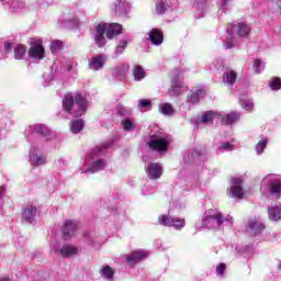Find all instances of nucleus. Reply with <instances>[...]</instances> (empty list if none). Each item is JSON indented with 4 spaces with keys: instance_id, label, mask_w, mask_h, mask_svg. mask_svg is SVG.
Instances as JSON below:
<instances>
[{
    "instance_id": "obj_1",
    "label": "nucleus",
    "mask_w": 281,
    "mask_h": 281,
    "mask_svg": "<svg viewBox=\"0 0 281 281\" xmlns=\"http://www.w3.org/2000/svg\"><path fill=\"white\" fill-rule=\"evenodd\" d=\"M89 101H87V94L82 92H67L63 99V111L69 113L72 117H80L87 113Z\"/></svg>"
},
{
    "instance_id": "obj_2",
    "label": "nucleus",
    "mask_w": 281,
    "mask_h": 281,
    "mask_svg": "<svg viewBox=\"0 0 281 281\" xmlns=\"http://www.w3.org/2000/svg\"><path fill=\"white\" fill-rule=\"evenodd\" d=\"M223 225H234V218L232 216L223 217V214L216 209H210L205 212L202 227L206 229H221Z\"/></svg>"
},
{
    "instance_id": "obj_3",
    "label": "nucleus",
    "mask_w": 281,
    "mask_h": 281,
    "mask_svg": "<svg viewBox=\"0 0 281 281\" xmlns=\"http://www.w3.org/2000/svg\"><path fill=\"white\" fill-rule=\"evenodd\" d=\"M226 30L229 37L224 42L225 49H232V47H236L234 34L239 36V38H249V34H251V25L247 24L246 22L229 23Z\"/></svg>"
},
{
    "instance_id": "obj_4",
    "label": "nucleus",
    "mask_w": 281,
    "mask_h": 281,
    "mask_svg": "<svg viewBox=\"0 0 281 281\" xmlns=\"http://www.w3.org/2000/svg\"><path fill=\"white\" fill-rule=\"evenodd\" d=\"M110 146L111 143H103L100 147H97V149L88 154L86 157L87 164H91V166L88 168L83 167L81 169V173L91 172L93 175L94 172H100V170H104L106 162L102 159H98V157H100V155H102L104 150H106V148H110Z\"/></svg>"
},
{
    "instance_id": "obj_5",
    "label": "nucleus",
    "mask_w": 281,
    "mask_h": 281,
    "mask_svg": "<svg viewBox=\"0 0 281 281\" xmlns=\"http://www.w3.org/2000/svg\"><path fill=\"white\" fill-rule=\"evenodd\" d=\"M106 33V38H113L117 36V34H122V25L117 23H113L106 25V23H100L95 27L94 41L98 47H104L106 45V38H104V34Z\"/></svg>"
},
{
    "instance_id": "obj_6",
    "label": "nucleus",
    "mask_w": 281,
    "mask_h": 281,
    "mask_svg": "<svg viewBox=\"0 0 281 281\" xmlns=\"http://www.w3.org/2000/svg\"><path fill=\"white\" fill-rule=\"evenodd\" d=\"M171 142L172 137L170 135H151L147 142V146L157 153H166Z\"/></svg>"
},
{
    "instance_id": "obj_7",
    "label": "nucleus",
    "mask_w": 281,
    "mask_h": 281,
    "mask_svg": "<svg viewBox=\"0 0 281 281\" xmlns=\"http://www.w3.org/2000/svg\"><path fill=\"white\" fill-rule=\"evenodd\" d=\"M188 91V86L183 82V74L181 70L176 69L172 71L171 77V87L169 88V95H181V93H186Z\"/></svg>"
},
{
    "instance_id": "obj_8",
    "label": "nucleus",
    "mask_w": 281,
    "mask_h": 281,
    "mask_svg": "<svg viewBox=\"0 0 281 281\" xmlns=\"http://www.w3.org/2000/svg\"><path fill=\"white\" fill-rule=\"evenodd\" d=\"M261 186L267 188L270 194H273L277 199L281 195V178L278 175H268L263 178Z\"/></svg>"
},
{
    "instance_id": "obj_9",
    "label": "nucleus",
    "mask_w": 281,
    "mask_h": 281,
    "mask_svg": "<svg viewBox=\"0 0 281 281\" xmlns=\"http://www.w3.org/2000/svg\"><path fill=\"white\" fill-rule=\"evenodd\" d=\"M158 223L165 227H175V229H183L186 227L184 218L168 217V215H161L158 218Z\"/></svg>"
},
{
    "instance_id": "obj_10",
    "label": "nucleus",
    "mask_w": 281,
    "mask_h": 281,
    "mask_svg": "<svg viewBox=\"0 0 281 281\" xmlns=\"http://www.w3.org/2000/svg\"><path fill=\"white\" fill-rule=\"evenodd\" d=\"M231 189L228 191V196L233 199H243L245 192L243 191V178H232L231 179Z\"/></svg>"
},
{
    "instance_id": "obj_11",
    "label": "nucleus",
    "mask_w": 281,
    "mask_h": 281,
    "mask_svg": "<svg viewBox=\"0 0 281 281\" xmlns=\"http://www.w3.org/2000/svg\"><path fill=\"white\" fill-rule=\"evenodd\" d=\"M53 249L55 254H58V256H61V258H71V256H76V254H78V247L71 245H64L60 248V245L55 243L53 245Z\"/></svg>"
},
{
    "instance_id": "obj_12",
    "label": "nucleus",
    "mask_w": 281,
    "mask_h": 281,
    "mask_svg": "<svg viewBox=\"0 0 281 281\" xmlns=\"http://www.w3.org/2000/svg\"><path fill=\"white\" fill-rule=\"evenodd\" d=\"M29 161L31 166H45L47 164V157L41 153L36 147H32L29 154Z\"/></svg>"
},
{
    "instance_id": "obj_13",
    "label": "nucleus",
    "mask_w": 281,
    "mask_h": 281,
    "mask_svg": "<svg viewBox=\"0 0 281 281\" xmlns=\"http://www.w3.org/2000/svg\"><path fill=\"white\" fill-rule=\"evenodd\" d=\"M29 56H31V58H36L37 60H41L44 58L45 48L43 47V41L34 40L31 42V48L29 50Z\"/></svg>"
},
{
    "instance_id": "obj_14",
    "label": "nucleus",
    "mask_w": 281,
    "mask_h": 281,
    "mask_svg": "<svg viewBox=\"0 0 281 281\" xmlns=\"http://www.w3.org/2000/svg\"><path fill=\"white\" fill-rule=\"evenodd\" d=\"M262 229H265V224L260 217H254L248 221L246 232L249 236H258Z\"/></svg>"
},
{
    "instance_id": "obj_15",
    "label": "nucleus",
    "mask_w": 281,
    "mask_h": 281,
    "mask_svg": "<svg viewBox=\"0 0 281 281\" xmlns=\"http://www.w3.org/2000/svg\"><path fill=\"white\" fill-rule=\"evenodd\" d=\"M76 229H78V223H76V221L67 220L63 226L64 239L69 240V238L76 234Z\"/></svg>"
},
{
    "instance_id": "obj_16",
    "label": "nucleus",
    "mask_w": 281,
    "mask_h": 281,
    "mask_svg": "<svg viewBox=\"0 0 281 281\" xmlns=\"http://www.w3.org/2000/svg\"><path fill=\"white\" fill-rule=\"evenodd\" d=\"M48 133L49 130L47 128V126L42 124L31 125L25 131V135H43L44 137H46Z\"/></svg>"
},
{
    "instance_id": "obj_17",
    "label": "nucleus",
    "mask_w": 281,
    "mask_h": 281,
    "mask_svg": "<svg viewBox=\"0 0 281 281\" xmlns=\"http://www.w3.org/2000/svg\"><path fill=\"white\" fill-rule=\"evenodd\" d=\"M145 168L150 179H159L161 177V172H162L161 165L157 162H153Z\"/></svg>"
},
{
    "instance_id": "obj_18",
    "label": "nucleus",
    "mask_w": 281,
    "mask_h": 281,
    "mask_svg": "<svg viewBox=\"0 0 281 281\" xmlns=\"http://www.w3.org/2000/svg\"><path fill=\"white\" fill-rule=\"evenodd\" d=\"M144 258H148L147 250H134L131 255L127 256V263L131 266L135 265V262H139V260H144Z\"/></svg>"
},
{
    "instance_id": "obj_19",
    "label": "nucleus",
    "mask_w": 281,
    "mask_h": 281,
    "mask_svg": "<svg viewBox=\"0 0 281 281\" xmlns=\"http://www.w3.org/2000/svg\"><path fill=\"white\" fill-rule=\"evenodd\" d=\"M128 2L116 0L114 3V14L116 16H126L128 14Z\"/></svg>"
},
{
    "instance_id": "obj_20",
    "label": "nucleus",
    "mask_w": 281,
    "mask_h": 281,
    "mask_svg": "<svg viewBox=\"0 0 281 281\" xmlns=\"http://www.w3.org/2000/svg\"><path fill=\"white\" fill-rule=\"evenodd\" d=\"M148 40L153 45H161L164 43V33L159 29H151L148 33Z\"/></svg>"
},
{
    "instance_id": "obj_21",
    "label": "nucleus",
    "mask_w": 281,
    "mask_h": 281,
    "mask_svg": "<svg viewBox=\"0 0 281 281\" xmlns=\"http://www.w3.org/2000/svg\"><path fill=\"white\" fill-rule=\"evenodd\" d=\"M104 63H106L104 56L97 55L89 60V69H92L93 71H100V69L104 67Z\"/></svg>"
},
{
    "instance_id": "obj_22",
    "label": "nucleus",
    "mask_w": 281,
    "mask_h": 281,
    "mask_svg": "<svg viewBox=\"0 0 281 281\" xmlns=\"http://www.w3.org/2000/svg\"><path fill=\"white\" fill-rule=\"evenodd\" d=\"M205 97V90L201 88H194L191 90V94L188 95L187 102L189 104H199V100Z\"/></svg>"
},
{
    "instance_id": "obj_23",
    "label": "nucleus",
    "mask_w": 281,
    "mask_h": 281,
    "mask_svg": "<svg viewBox=\"0 0 281 281\" xmlns=\"http://www.w3.org/2000/svg\"><path fill=\"white\" fill-rule=\"evenodd\" d=\"M37 209L36 206L29 204L23 210V218L26 223H34V218H36Z\"/></svg>"
},
{
    "instance_id": "obj_24",
    "label": "nucleus",
    "mask_w": 281,
    "mask_h": 281,
    "mask_svg": "<svg viewBox=\"0 0 281 281\" xmlns=\"http://www.w3.org/2000/svg\"><path fill=\"white\" fill-rule=\"evenodd\" d=\"M268 216L270 221H280L281 218V204H277L268 209Z\"/></svg>"
},
{
    "instance_id": "obj_25",
    "label": "nucleus",
    "mask_w": 281,
    "mask_h": 281,
    "mask_svg": "<svg viewBox=\"0 0 281 281\" xmlns=\"http://www.w3.org/2000/svg\"><path fill=\"white\" fill-rule=\"evenodd\" d=\"M172 0H158L156 2V14H165L168 8H170Z\"/></svg>"
},
{
    "instance_id": "obj_26",
    "label": "nucleus",
    "mask_w": 281,
    "mask_h": 281,
    "mask_svg": "<svg viewBox=\"0 0 281 281\" xmlns=\"http://www.w3.org/2000/svg\"><path fill=\"white\" fill-rule=\"evenodd\" d=\"M223 82L228 87H232L236 82V72L232 69H227L223 75Z\"/></svg>"
},
{
    "instance_id": "obj_27",
    "label": "nucleus",
    "mask_w": 281,
    "mask_h": 281,
    "mask_svg": "<svg viewBox=\"0 0 281 281\" xmlns=\"http://www.w3.org/2000/svg\"><path fill=\"white\" fill-rule=\"evenodd\" d=\"M220 120H222L223 124H234V122H238L240 120V114L237 112H231L226 116L221 115Z\"/></svg>"
},
{
    "instance_id": "obj_28",
    "label": "nucleus",
    "mask_w": 281,
    "mask_h": 281,
    "mask_svg": "<svg viewBox=\"0 0 281 281\" xmlns=\"http://www.w3.org/2000/svg\"><path fill=\"white\" fill-rule=\"evenodd\" d=\"M216 117L220 120L221 114L217 112L207 111L202 115L201 122L202 124H210L211 122H214Z\"/></svg>"
},
{
    "instance_id": "obj_29",
    "label": "nucleus",
    "mask_w": 281,
    "mask_h": 281,
    "mask_svg": "<svg viewBox=\"0 0 281 281\" xmlns=\"http://www.w3.org/2000/svg\"><path fill=\"white\" fill-rule=\"evenodd\" d=\"M121 126L123 131H126L127 133H131V131L135 130V119L125 117L121 121Z\"/></svg>"
},
{
    "instance_id": "obj_30",
    "label": "nucleus",
    "mask_w": 281,
    "mask_h": 281,
    "mask_svg": "<svg viewBox=\"0 0 281 281\" xmlns=\"http://www.w3.org/2000/svg\"><path fill=\"white\" fill-rule=\"evenodd\" d=\"M162 115L172 116L175 115V108L170 103H160L158 106Z\"/></svg>"
},
{
    "instance_id": "obj_31",
    "label": "nucleus",
    "mask_w": 281,
    "mask_h": 281,
    "mask_svg": "<svg viewBox=\"0 0 281 281\" xmlns=\"http://www.w3.org/2000/svg\"><path fill=\"white\" fill-rule=\"evenodd\" d=\"M82 128H85V121H82L80 119L72 121L70 124V131L75 135L80 133V131H82Z\"/></svg>"
},
{
    "instance_id": "obj_32",
    "label": "nucleus",
    "mask_w": 281,
    "mask_h": 281,
    "mask_svg": "<svg viewBox=\"0 0 281 281\" xmlns=\"http://www.w3.org/2000/svg\"><path fill=\"white\" fill-rule=\"evenodd\" d=\"M25 52H27V48L25 47V45L23 44H19L15 48H14V58L16 60H21L23 58V56H25Z\"/></svg>"
},
{
    "instance_id": "obj_33",
    "label": "nucleus",
    "mask_w": 281,
    "mask_h": 281,
    "mask_svg": "<svg viewBox=\"0 0 281 281\" xmlns=\"http://www.w3.org/2000/svg\"><path fill=\"white\" fill-rule=\"evenodd\" d=\"M126 71H128V65L123 64L114 71V76H116L117 80H124L126 76Z\"/></svg>"
},
{
    "instance_id": "obj_34",
    "label": "nucleus",
    "mask_w": 281,
    "mask_h": 281,
    "mask_svg": "<svg viewBox=\"0 0 281 281\" xmlns=\"http://www.w3.org/2000/svg\"><path fill=\"white\" fill-rule=\"evenodd\" d=\"M268 85L272 91H280L281 79L279 77L271 78Z\"/></svg>"
},
{
    "instance_id": "obj_35",
    "label": "nucleus",
    "mask_w": 281,
    "mask_h": 281,
    "mask_svg": "<svg viewBox=\"0 0 281 281\" xmlns=\"http://www.w3.org/2000/svg\"><path fill=\"white\" fill-rule=\"evenodd\" d=\"M267 144H269V139L261 138L256 145V153L257 155H262L265 153V148H267Z\"/></svg>"
},
{
    "instance_id": "obj_36",
    "label": "nucleus",
    "mask_w": 281,
    "mask_h": 281,
    "mask_svg": "<svg viewBox=\"0 0 281 281\" xmlns=\"http://www.w3.org/2000/svg\"><path fill=\"white\" fill-rule=\"evenodd\" d=\"M101 276L105 278L106 280H113V268L109 266H104L101 269Z\"/></svg>"
},
{
    "instance_id": "obj_37",
    "label": "nucleus",
    "mask_w": 281,
    "mask_h": 281,
    "mask_svg": "<svg viewBox=\"0 0 281 281\" xmlns=\"http://www.w3.org/2000/svg\"><path fill=\"white\" fill-rule=\"evenodd\" d=\"M146 72L144 71V68L142 66H135L134 68V78L135 80H143L145 78Z\"/></svg>"
},
{
    "instance_id": "obj_38",
    "label": "nucleus",
    "mask_w": 281,
    "mask_h": 281,
    "mask_svg": "<svg viewBox=\"0 0 281 281\" xmlns=\"http://www.w3.org/2000/svg\"><path fill=\"white\" fill-rule=\"evenodd\" d=\"M116 113L123 117H128V115H132L133 111L131 109L124 108L123 105H117Z\"/></svg>"
},
{
    "instance_id": "obj_39",
    "label": "nucleus",
    "mask_w": 281,
    "mask_h": 281,
    "mask_svg": "<svg viewBox=\"0 0 281 281\" xmlns=\"http://www.w3.org/2000/svg\"><path fill=\"white\" fill-rule=\"evenodd\" d=\"M126 45H128V42L126 40H123L115 48V56H120V54H124V49H126Z\"/></svg>"
},
{
    "instance_id": "obj_40",
    "label": "nucleus",
    "mask_w": 281,
    "mask_h": 281,
    "mask_svg": "<svg viewBox=\"0 0 281 281\" xmlns=\"http://www.w3.org/2000/svg\"><path fill=\"white\" fill-rule=\"evenodd\" d=\"M153 103L148 99H140L138 101V109H151Z\"/></svg>"
},
{
    "instance_id": "obj_41",
    "label": "nucleus",
    "mask_w": 281,
    "mask_h": 281,
    "mask_svg": "<svg viewBox=\"0 0 281 281\" xmlns=\"http://www.w3.org/2000/svg\"><path fill=\"white\" fill-rule=\"evenodd\" d=\"M60 49H63V42L53 41L52 44H50L52 54H55V52H58Z\"/></svg>"
},
{
    "instance_id": "obj_42",
    "label": "nucleus",
    "mask_w": 281,
    "mask_h": 281,
    "mask_svg": "<svg viewBox=\"0 0 281 281\" xmlns=\"http://www.w3.org/2000/svg\"><path fill=\"white\" fill-rule=\"evenodd\" d=\"M235 146L232 143H222L221 145H218V150L221 153H223L224 150L229 151V150H234Z\"/></svg>"
},
{
    "instance_id": "obj_43",
    "label": "nucleus",
    "mask_w": 281,
    "mask_h": 281,
    "mask_svg": "<svg viewBox=\"0 0 281 281\" xmlns=\"http://www.w3.org/2000/svg\"><path fill=\"white\" fill-rule=\"evenodd\" d=\"M216 3L220 10H222L223 12H227L229 0H217Z\"/></svg>"
},
{
    "instance_id": "obj_44",
    "label": "nucleus",
    "mask_w": 281,
    "mask_h": 281,
    "mask_svg": "<svg viewBox=\"0 0 281 281\" xmlns=\"http://www.w3.org/2000/svg\"><path fill=\"white\" fill-rule=\"evenodd\" d=\"M254 69L257 74H262V61L260 59H255Z\"/></svg>"
},
{
    "instance_id": "obj_45",
    "label": "nucleus",
    "mask_w": 281,
    "mask_h": 281,
    "mask_svg": "<svg viewBox=\"0 0 281 281\" xmlns=\"http://www.w3.org/2000/svg\"><path fill=\"white\" fill-rule=\"evenodd\" d=\"M240 104L245 111H251L254 109V103L249 100L240 101Z\"/></svg>"
},
{
    "instance_id": "obj_46",
    "label": "nucleus",
    "mask_w": 281,
    "mask_h": 281,
    "mask_svg": "<svg viewBox=\"0 0 281 281\" xmlns=\"http://www.w3.org/2000/svg\"><path fill=\"white\" fill-rule=\"evenodd\" d=\"M225 269H227V266L225 263H220L216 267V274L217 276H223V273H225Z\"/></svg>"
},
{
    "instance_id": "obj_47",
    "label": "nucleus",
    "mask_w": 281,
    "mask_h": 281,
    "mask_svg": "<svg viewBox=\"0 0 281 281\" xmlns=\"http://www.w3.org/2000/svg\"><path fill=\"white\" fill-rule=\"evenodd\" d=\"M23 3L22 2H16V1H13L11 3V8H13V12H19V10H22L23 8Z\"/></svg>"
},
{
    "instance_id": "obj_48",
    "label": "nucleus",
    "mask_w": 281,
    "mask_h": 281,
    "mask_svg": "<svg viewBox=\"0 0 281 281\" xmlns=\"http://www.w3.org/2000/svg\"><path fill=\"white\" fill-rule=\"evenodd\" d=\"M83 239L87 245H93V237H91V233H85Z\"/></svg>"
},
{
    "instance_id": "obj_49",
    "label": "nucleus",
    "mask_w": 281,
    "mask_h": 281,
    "mask_svg": "<svg viewBox=\"0 0 281 281\" xmlns=\"http://www.w3.org/2000/svg\"><path fill=\"white\" fill-rule=\"evenodd\" d=\"M5 193V188L0 187V210L3 205V194Z\"/></svg>"
},
{
    "instance_id": "obj_50",
    "label": "nucleus",
    "mask_w": 281,
    "mask_h": 281,
    "mask_svg": "<svg viewBox=\"0 0 281 281\" xmlns=\"http://www.w3.org/2000/svg\"><path fill=\"white\" fill-rule=\"evenodd\" d=\"M195 2L198 3L199 9L203 8V5H205V0H195Z\"/></svg>"
},
{
    "instance_id": "obj_51",
    "label": "nucleus",
    "mask_w": 281,
    "mask_h": 281,
    "mask_svg": "<svg viewBox=\"0 0 281 281\" xmlns=\"http://www.w3.org/2000/svg\"><path fill=\"white\" fill-rule=\"evenodd\" d=\"M4 49H5V52H10V49H12V44L5 43L4 44Z\"/></svg>"
},
{
    "instance_id": "obj_52",
    "label": "nucleus",
    "mask_w": 281,
    "mask_h": 281,
    "mask_svg": "<svg viewBox=\"0 0 281 281\" xmlns=\"http://www.w3.org/2000/svg\"><path fill=\"white\" fill-rule=\"evenodd\" d=\"M78 25H80V22L76 19L71 27H78Z\"/></svg>"
},
{
    "instance_id": "obj_53",
    "label": "nucleus",
    "mask_w": 281,
    "mask_h": 281,
    "mask_svg": "<svg viewBox=\"0 0 281 281\" xmlns=\"http://www.w3.org/2000/svg\"><path fill=\"white\" fill-rule=\"evenodd\" d=\"M196 155L199 156V153H196V151L192 153L193 159H194V157H196Z\"/></svg>"
},
{
    "instance_id": "obj_54",
    "label": "nucleus",
    "mask_w": 281,
    "mask_h": 281,
    "mask_svg": "<svg viewBox=\"0 0 281 281\" xmlns=\"http://www.w3.org/2000/svg\"><path fill=\"white\" fill-rule=\"evenodd\" d=\"M0 281H10L9 278H1Z\"/></svg>"
},
{
    "instance_id": "obj_55",
    "label": "nucleus",
    "mask_w": 281,
    "mask_h": 281,
    "mask_svg": "<svg viewBox=\"0 0 281 281\" xmlns=\"http://www.w3.org/2000/svg\"><path fill=\"white\" fill-rule=\"evenodd\" d=\"M0 1H4V3H10V0H0Z\"/></svg>"
}]
</instances>
